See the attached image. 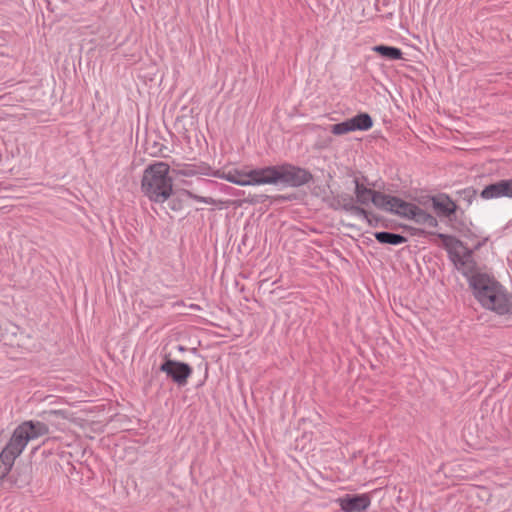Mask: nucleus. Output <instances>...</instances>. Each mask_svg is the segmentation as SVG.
<instances>
[{
    "instance_id": "f257e3e1",
    "label": "nucleus",
    "mask_w": 512,
    "mask_h": 512,
    "mask_svg": "<svg viewBox=\"0 0 512 512\" xmlns=\"http://www.w3.org/2000/svg\"><path fill=\"white\" fill-rule=\"evenodd\" d=\"M469 283L482 307L498 315H512V295L497 281L485 274H475Z\"/></svg>"
},
{
    "instance_id": "f03ea898",
    "label": "nucleus",
    "mask_w": 512,
    "mask_h": 512,
    "mask_svg": "<svg viewBox=\"0 0 512 512\" xmlns=\"http://www.w3.org/2000/svg\"><path fill=\"white\" fill-rule=\"evenodd\" d=\"M170 166L155 162L145 168L141 178V191L152 202L164 203L173 193V179Z\"/></svg>"
},
{
    "instance_id": "7ed1b4c3",
    "label": "nucleus",
    "mask_w": 512,
    "mask_h": 512,
    "mask_svg": "<svg viewBox=\"0 0 512 512\" xmlns=\"http://www.w3.org/2000/svg\"><path fill=\"white\" fill-rule=\"evenodd\" d=\"M48 432V426L39 421H26L19 425L7 446L2 450V465L5 466V470L12 467L15 459L20 456L30 440L42 437Z\"/></svg>"
},
{
    "instance_id": "20e7f679",
    "label": "nucleus",
    "mask_w": 512,
    "mask_h": 512,
    "mask_svg": "<svg viewBox=\"0 0 512 512\" xmlns=\"http://www.w3.org/2000/svg\"><path fill=\"white\" fill-rule=\"evenodd\" d=\"M48 432V426L39 421H26L19 425L7 446L2 450V465L5 466V470L12 467L15 459L20 456L30 440L42 437Z\"/></svg>"
},
{
    "instance_id": "39448f33",
    "label": "nucleus",
    "mask_w": 512,
    "mask_h": 512,
    "mask_svg": "<svg viewBox=\"0 0 512 512\" xmlns=\"http://www.w3.org/2000/svg\"><path fill=\"white\" fill-rule=\"evenodd\" d=\"M48 432V426L39 421H26L19 425L7 446L2 450V465L5 466V470L12 467L15 459L20 456L30 440L42 437Z\"/></svg>"
},
{
    "instance_id": "423d86ee",
    "label": "nucleus",
    "mask_w": 512,
    "mask_h": 512,
    "mask_svg": "<svg viewBox=\"0 0 512 512\" xmlns=\"http://www.w3.org/2000/svg\"><path fill=\"white\" fill-rule=\"evenodd\" d=\"M213 176L238 186L266 185V167L250 168L226 166L213 173Z\"/></svg>"
},
{
    "instance_id": "0eeeda50",
    "label": "nucleus",
    "mask_w": 512,
    "mask_h": 512,
    "mask_svg": "<svg viewBox=\"0 0 512 512\" xmlns=\"http://www.w3.org/2000/svg\"><path fill=\"white\" fill-rule=\"evenodd\" d=\"M438 237L442 240V244L448 251L456 268L469 279L472 275H475V262L473 261L471 251L453 236L439 234Z\"/></svg>"
},
{
    "instance_id": "6e6552de",
    "label": "nucleus",
    "mask_w": 512,
    "mask_h": 512,
    "mask_svg": "<svg viewBox=\"0 0 512 512\" xmlns=\"http://www.w3.org/2000/svg\"><path fill=\"white\" fill-rule=\"evenodd\" d=\"M311 175L305 169L291 165L268 166L266 167V185L283 183L297 187L306 184Z\"/></svg>"
},
{
    "instance_id": "1a4fd4ad",
    "label": "nucleus",
    "mask_w": 512,
    "mask_h": 512,
    "mask_svg": "<svg viewBox=\"0 0 512 512\" xmlns=\"http://www.w3.org/2000/svg\"><path fill=\"white\" fill-rule=\"evenodd\" d=\"M372 126V118L367 113H361L344 122L332 125L330 131L334 135L339 136L353 131H366Z\"/></svg>"
},
{
    "instance_id": "9d476101",
    "label": "nucleus",
    "mask_w": 512,
    "mask_h": 512,
    "mask_svg": "<svg viewBox=\"0 0 512 512\" xmlns=\"http://www.w3.org/2000/svg\"><path fill=\"white\" fill-rule=\"evenodd\" d=\"M380 199L382 200L379 207L380 210L406 220L409 219L413 209H415V204L404 201L396 196L384 194V197H381Z\"/></svg>"
},
{
    "instance_id": "9b49d317",
    "label": "nucleus",
    "mask_w": 512,
    "mask_h": 512,
    "mask_svg": "<svg viewBox=\"0 0 512 512\" xmlns=\"http://www.w3.org/2000/svg\"><path fill=\"white\" fill-rule=\"evenodd\" d=\"M160 369L180 386L186 385L188 378L192 374V369L188 364L174 360H167L161 365Z\"/></svg>"
},
{
    "instance_id": "f8f14e48",
    "label": "nucleus",
    "mask_w": 512,
    "mask_h": 512,
    "mask_svg": "<svg viewBox=\"0 0 512 512\" xmlns=\"http://www.w3.org/2000/svg\"><path fill=\"white\" fill-rule=\"evenodd\" d=\"M337 503L343 512H363L370 506L371 497L366 493L358 495L347 494L337 499Z\"/></svg>"
},
{
    "instance_id": "ddd939ff",
    "label": "nucleus",
    "mask_w": 512,
    "mask_h": 512,
    "mask_svg": "<svg viewBox=\"0 0 512 512\" xmlns=\"http://www.w3.org/2000/svg\"><path fill=\"white\" fill-rule=\"evenodd\" d=\"M355 195L357 202L362 205H368L372 203L376 208L379 209L382 200L381 197H384L385 193L375 191L373 189L367 188L364 184L355 181Z\"/></svg>"
},
{
    "instance_id": "4468645a",
    "label": "nucleus",
    "mask_w": 512,
    "mask_h": 512,
    "mask_svg": "<svg viewBox=\"0 0 512 512\" xmlns=\"http://www.w3.org/2000/svg\"><path fill=\"white\" fill-rule=\"evenodd\" d=\"M408 220H413L418 224L432 229L436 228L438 225L437 219L434 216L425 212L417 205H415V209H413V212L411 213Z\"/></svg>"
},
{
    "instance_id": "2eb2a0df",
    "label": "nucleus",
    "mask_w": 512,
    "mask_h": 512,
    "mask_svg": "<svg viewBox=\"0 0 512 512\" xmlns=\"http://www.w3.org/2000/svg\"><path fill=\"white\" fill-rule=\"evenodd\" d=\"M408 220H413L418 224L432 229L436 228L438 225L437 219L434 216L425 212L417 205H415V209H413V212L411 213Z\"/></svg>"
},
{
    "instance_id": "dca6fc26",
    "label": "nucleus",
    "mask_w": 512,
    "mask_h": 512,
    "mask_svg": "<svg viewBox=\"0 0 512 512\" xmlns=\"http://www.w3.org/2000/svg\"><path fill=\"white\" fill-rule=\"evenodd\" d=\"M408 220H413L418 224L432 229L436 228L438 225L437 219L434 216L425 212L417 205H415V209H413V212L411 213Z\"/></svg>"
},
{
    "instance_id": "f3484780",
    "label": "nucleus",
    "mask_w": 512,
    "mask_h": 512,
    "mask_svg": "<svg viewBox=\"0 0 512 512\" xmlns=\"http://www.w3.org/2000/svg\"><path fill=\"white\" fill-rule=\"evenodd\" d=\"M435 210L445 216H449L456 211V204L447 196H438L432 200Z\"/></svg>"
},
{
    "instance_id": "a211bd4d",
    "label": "nucleus",
    "mask_w": 512,
    "mask_h": 512,
    "mask_svg": "<svg viewBox=\"0 0 512 512\" xmlns=\"http://www.w3.org/2000/svg\"><path fill=\"white\" fill-rule=\"evenodd\" d=\"M481 197L483 199H493V198H500L505 197V189H504V182L503 180L486 186L482 192Z\"/></svg>"
},
{
    "instance_id": "6ab92c4d",
    "label": "nucleus",
    "mask_w": 512,
    "mask_h": 512,
    "mask_svg": "<svg viewBox=\"0 0 512 512\" xmlns=\"http://www.w3.org/2000/svg\"><path fill=\"white\" fill-rule=\"evenodd\" d=\"M372 51L389 60H399L402 59L403 56L399 48L385 45H376L372 48Z\"/></svg>"
},
{
    "instance_id": "aec40b11",
    "label": "nucleus",
    "mask_w": 512,
    "mask_h": 512,
    "mask_svg": "<svg viewBox=\"0 0 512 512\" xmlns=\"http://www.w3.org/2000/svg\"><path fill=\"white\" fill-rule=\"evenodd\" d=\"M375 238L382 244L399 245L406 242L405 237L389 232H376Z\"/></svg>"
},
{
    "instance_id": "412c9836",
    "label": "nucleus",
    "mask_w": 512,
    "mask_h": 512,
    "mask_svg": "<svg viewBox=\"0 0 512 512\" xmlns=\"http://www.w3.org/2000/svg\"><path fill=\"white\" fill-rule=\"evenodd\" d=\"M480 492H483L485 494H488L487 493V490L483 487H470L466 493L468 495H477V496H480Z\"/></svg>"
},
{
    "instance_id": "4be33fe9",
    "label": "nucleus",
    "mask_w": 512,
    "mask_h": 512,
    "mask_svg": "<svg viewBox=\"0 0 512 512\" xmlns=\"http://www.w3.org/2000/svg\"><path fill=\"white\" fill-rule=\"evenodd\" d=\"M504 189H505V197L512 198V179L503 180Z\"/></svg>"
},
{
    "instance_id": "5701e85b",
    "label": "nucleus",
    "mask_w": 512,
    "mask_h": 512,
    "mask_svg": "<svg viewBox=\"0 0 512 512\" xmlns=\"http://www.w3.org/2000/svg\"><path fill=\"white\" fill-rule=\"evenodd\" d=\"M51 414H54V415L62 417V418H68V414L64 410H54V411H51Z\"/></svg>"
},
{
    "instance_id": "b1692460",
    "label": "nucleus",
    "mask_w": 512,
    "mask_h": 512,
    "mask_svg": "<svg viewBox=\"0 0 512 512\" xmlns=\"http://www.w3.org/2000/svg\"><path fill=\"white\" fill-rule=\"evenodd\" d=\"M351 209H353L357 214L367 217V212L364 209L355 206H352Z\"/></svg>"
}]
</instances>
